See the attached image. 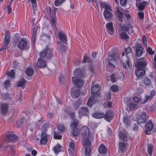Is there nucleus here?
I'll return each mask as SVG.
<instances>
[{
    "mask_svg": "<svg viewBox=\"0 0 156 156\" xmlns=\"http://www.w3.org/2000/svg\"><path fill=\"white\" fill-rule=\"evenodd\" d=\"M125 50L127 54H128L131 52V48L129 47H128L127 48H125Z\"/></svg>",
    "mask_w": 156,
    "mask_h": 156,
    "instance_id": "61",
    "label": "nucleus"
},
{
    "mask_svg": "<svg viewBox=\"0 0 156 156\" xmlns=\"http://www.w3.org/2000/svg\"><path fill=\"white\" fill-rule=\"evenodd\" d=\"M73 129L72 134L74 136H77L78 134V129L77 128H72Z\"/></svg>",
    "mask_w": 156,
    "mask_h": 156,
    "instance_id": "47",
    "label": "nucleus"
},
{
    "mask_svg": "<svg viewBox=\"0 0 156 156\" xmlns=\"http://www.w3.org/2000/svg\"><path fill=\"white\" fill-rule=\"evenodd\" d=\"M138 105L136 104L130 102L127 105V109H129L130 111L136 110L138 108Z\"/></svg>",
    "mask_w": 156,
    "mask_h": 156,
    "instance_id": "17",
    "label": "nucleus"
},
{
    "mask_svg": "<svg viewBox=\"0 0 156 156\" xmlns=\"http://www.w3.org/2000/svg\"><path fill=\"white\" fill-rule=\"evenodd\" d=\"M25 72L28 76H31L34 73V70L32 68H28L27 69Z\"/></svg>",
    "mask_w": 156,
    "mask_h": 156,
    "instance_id": "37",
    "label": "nucleus"
},
{
    "mask_svg": "<svg viewBox=\"0 0 156 156\" xmlns=\"http://www.w3.org/2000/svg\"><path fill=\"white\" fill-rule=\"evenodd\" d=\"M80 94V90L78 89L75 90V88H73L71 90V94L73 97L78 98Z\"/></svg>",
    "mask_w": 156,
    "mask_h": 156,
    "instance_id": "19",
    "label": "nucleus"
},
{
    "mask_svg": "<svg viewBox=\"0 0 156 156\" xmlns=\"http://www.w3.org/2000/svg\"><path fill=\"white\" fill-rule=\"evenodd\" d=\"M106 30L108 33L111 35L114 34L115 30L113 27V23L109 22L106 25Z\"/></svg>",
    "mask_w": 156,
    "mask_h": 156,
    "instance_id": "11",
    "label": "nucleus"
},
{
    "mask_svg": "<svg viewBox=\"0 0 156 156\" xmlns=\"http://www.w3.org/2000/svg\"><path fill=\"white\" fill-rule=\"evenodd\" d=\"M72 80L74 84L78 87H82L83 84V81L82 80L78 79L75 77H73Z\"/></svg>",
    "mask_w": 156,
    "mask_h": 156,
    "instance_id": "9",
    "label": "nucleus"
},
{
    "mask_svg": "<svg viewBox=\"0 0 156 156\" xmlns=\"http://www.w3.org/2000/svg\"><path fill=\"white\" fill-rule=\"evenodd\" d=\"M83 146H86L87 145H91V143L88 138H84L83 140Z\"/></svg>",
    "mask_w": 156,
    "mask_h": 156,
    "instance_id": "43",
    "label": "nucleus"
},
{
    "mask_svg": "<svg viewBox=\"0 0 156 156\" xmlns=\"http://www.w3.org/2000/svg\"><path fill=\"white\" fill-rule=\"evenodd\" d=\"M98 151L100 154H105L107 152V148L103 144H101L99 146Z\"/></svg>",
    "mask_w": 156,
    "mask_h": 156,
    "instance_id": "25",
    "label": "nucleus"
},
{
    "mask_svg": "<svg viewBox=\"0 0 156 156\" xmlns=\"http://www.w3.org/2000/svg\"><path fill=\"white\" fill-rule=\"evenodd\" d=\"M54 136L55 139H61L62 137V136L59 135L58 133L56 132V131L54 132Z\"/></svg>",
    "mask_w": 156,
    "mask_h": 156,
    "instance_id": "46",
    "label": "nucleus"
},
{
    "mask_svg": "<svg viewBox=\"0 0 156 156\" xmlns=\"http://www.w3.org/2000/svg\"><path fill=\"white\" fill-rule=\"evenodd\" d=\"M41 39L44 41L49 40L50 39V37L49 36L44 34L41 36Z\"/></svg>",
    "mask_w": 156,
    "mask_h": 156,
    "instance_id": "51",
    "label": "nucleus"
},
{
    "mask_svg": "<svg viewBox=\"0 0 156 156\" xmlns=\"http://www.w3.org/2000/svg\"><path fill=\"white\" fill-rule=\"evenodd\" d=\"M26 81L24 78H22L21 81H19L17 83V86L19 87L23 86L26 83Z\"/></svg>",
    "mask_w": 156,
    "mask_h": 156,
    "instance_id": "40",
    "label": "nucleus"
},
{
    "mask_svg": "<svg viewBox=\"0 0 156 156\" xmlns=\"http://www.w3.org/2000/svg\"><path fill=\"white\" fill-rule=\"evenodd\" d=\"M119 146L121 152H124L126 147L125 143L122 142H120L119 144Z\"/></svg>",
    "mask_w": 156,
    "mask_h": 156,
    "instance_id": "31",
    "label": "nucleus"
},
{
    "mask_svg": "<svg viewBox=\"0 0 156 156\" xmlns=\"http://www.w3.org/2000/svg\"><path fill=\"white\" fill-rule=\"evenodd\" d=\"M100 89L99 85H96L91 88V91L93 94H96Z\"/></svg>",
    "mask_w": 156,
    "mask_h": 156,
    "instance_id": "32",
    "label": "nucleus"
},
{
    "mask_svg": "<svg viewBox=\"0 0 156 156\" xmlns=\"http://www.w3.org/2000/svg\"><path fill=\"white\" fill-rule=\"evenodd\" d=\"M37 26L34 27L33 29V34L32 37V41L33 43L35 44V36L37 32Z\"/></svg>",
    "mask_w": 156,
    "mask_h": 156,
    "instance_id": "33",
    "label": "nucleus"
},
{
    "mask_svg": "<svg viewBox=\"0 0 156 156\" xmlns=\"http://www.w3.org/2000/svg\"><path fill=\"white\" fill-rule=\"evenodd\" d=\"M58 37L60 40L59 42L66 44L67 40L66 38V35L64 33L60 32L58 34Z\"/></svg>",
    "mask_w": 156,
    "mask_h": 156,
    "instance_id": "16",
    "label": "nucleus"
},
{
    "mask_svg": "<svg viewBox=\"0 0 156 156\" xmlns=\"http://www.w3.org/2000/svg\"><path fill=\"white\" fill-rule=\"evenodd\" d=\"M146 100H144V101L143 102V104L145 103L146 101H148L149 99H150L151 98H152L151 96L149 95H146L145 96Z\"/></svg>",
    "mask_w": 156,
    "mask_h": 156,
    "instance_id": "63",
    "label": "nucleus"
},
{
    "mask_svg": "<svg viewBox=\"0 0 156 156\" xmlns=\"http://www.w3.org/2000/svg\"><path fill=\"white\" fill-rule=\"evenodd\" d=\"M144 82L145 85H148L151 84L150 80L147 78H146L144 80Z\"/></svg>",
    "mask_w": 156,
    "mask_h": 156,
    "instance_id": "53",
    "label": "nucleus"
},
{
    "mask_svg": "<svg viewBox=\"0 0 156 156\" xmlns=\"http://www.w3.org/2000/svg\"><path fill=\"white\" fill-rule=\"evenodd\" d=\"M105 114L102 112L95 113L92 114V116L96 119H101L104 117Z\"/></svg>",
    "mask_w": 156,
    "mask_h": 156,
    "instance_id": "30",
    "label": "nucleus"
},
{
    "mask_svg": "<svg viewBox=\"0 0 156 156\" xmlns=\"http://www.w3.org/2000/svg\"><path fill=\"white\" fill-rule=\"evenodd\" d=\"M147 120V116L146 113L143 112L140 115L139 118L137 120V122L138 124L145 122Z\"/></svg>",
    "mask_w": 156,
    "mask_h": 156,
    "instance_id": "15",
    "label": "nucleus"
},
{
    "mask_svg": "<svg viewBox=\"0 0 156 156\" xmlns=\"http://www.w3.org/2000/svg\"><path fill=\"white\" fill-rule=\"evenodd\" d=\"M6 74L8 76L13 78L15 76V73L14 70L12 69L10 70V71L7 72Z\"/></svg>",
    "mask_w": 156,
    "mask_h": 156,
    "instance_id": "42",
    "label": "nucleus"
},
{
    "mask_svg": "<svg viewBox=\"0 0 156 156\" xmlns=\"http://www.w3.org/2000/svg\"><path fill=\"white\" fill-rule=\"evenodd\" d=\"M133 101L136 103H139L141 101V99L137 97H135L133 98Z\"/></svg>",
    "mask_w": 156,
    "mask_h": 156,
    "instance_id": "59",
    "label": "nucleus"
},
{
    "mask_svg": "<svg viewBox=\"0 0 156 156\" xmlns=\"http://www.w3.org/2000/svg\"><path fill=\"white\" fill-rule=\"evenodd\" d=\"M145 69H137L135 71V74L137 77H140L144 75L145 73Z\"/></svg>",
    "mask_w": 156,
    "mask_h": 156,
    "instance_id": "24",
    "label": "nucleus"
},
{
    "mask_svg": "<svg viewBox=\"0 0 156 156\" xmlns=\"http://www.w3.org/2000/svg\"><path fill=\"white\" fill-rule=\"evenodd\" d=\"M116 14L118 18L119 19V20L120 22H122L123 13L120 11L118 8L117 7L116 8Z\"/></svg>",
    "mask_w": 156,
    "mask_h": 156,
    "instance_id": "26",
    "label": "nucleus"
},
{
    "mask_svg": "<svg viewBox=\"0 0 156 156\" xmlns=\"http://www.w3.org/2000/svg\"><path fill=\"white\" fill-rule=\"evenodd\" d=\"M115 74L113 73L110 76V80L113 83L115 82L116 81L115 79Z\"/></svg>",
    "mask_w": 156,
    "mask_h": 156,
    "instance_id": "55",
    "label": "nucleus"
},
{
    "mask_svg": "<svg viewBox=\"0 0 156 156\" xmlns=\"http://www.w3.org/2000/svg\"><path fill=\"white\" fill-rule=\"evenodd\" d=\"M147 4V2H140L139 5L138 6V8L140 10H143L144 9L146 5Z\"/></svg>",
    "mask_w": 156,
    "mask_h": 156,
    "instance_id": "38",
    "label": "nucleus"
},
{
    "mask_svg": "<svg viewBox=\"0 0 156 156\" xmlns=\"http://www.w3.org/2000/svg\"><path fill=\"white\" fill-rule=\"evenodd\" d=\"M108 55V59L111 61H116L119 58L118 52L116 51L109 52Z\"/></svg>",
    "mask_w": 156,
    "mask_h": 156,
    "instance_id": "6",
    "label": "nucleus"
},
{
    "mask_svg": "<svg viewBox=\"0 0 156 156\" xmlns=\"http://www.w3.org/2000/svg\"><path fill=\"white\" fill-rule=\"evenodd\" d=\"M118 78L121 79H124L125 78L124 74L123 73H120L119 74Z\"/></svg>",
    "mask_w": 156,
    "mask_h": 156,
    "instance_id": "60",
    "label": "nucleus"
},
{
    "mask_svg": "<svg viewBox=\"0 0 156 156\" xmlns=\"http://www.w3.org/2000/svg\"><path fill=\"white\" fill-rule=\"evenodd\" d=\"M71 126L72 128H77L78 126V124L79 123V120L76 119H74Z\"/></svg>",
    "mask_w": 156,
    "mask_h": 156,
    "instance_id": "41",
    "label": "nucleus"
},
{
    "mask_svg": "<svg viewBox=\"0 0 156 156\" xmlns=\"http://www.w3.org/2000/svg\"><path fill=\"white\" fill-rule=\"evenodd\" d=\"M65 1V0H55V5L56 6H59Z\"/></svg>",
    "mask_w": 156,
    "mask_h": 156,
    "instance_id": "44",
    "label": "nucleus"
},
{
    "mask_svg": "<svg viewBox=\"0 0 156 156\" xmlns=\"http://www.w3.org/2000/svg\"><path fill=\"white\" fill-rule=\"evenodd\" d=\"M78 114L80 118L84 116H88L89 113V109L87 107H82L78 110Z\"/></svg>",
    "mask_w": 156,
    "mask_h": 156,
    "instance_id": "7",
    "label": "nucleus"
},
{
    "mask_svg": "<svg viewBox=\"0 0 156 156\" xmlns=\"http://www.w3.org/2000/svg\"><path fill=\"white\" fill-rule=\"evenodd\" d=\"M10 32L7 30L5 32V36L4 37V45L2 47H5L7 48L10 39Z\"/></svg>",
    "mask_w": 156,
    "mask_h": 156,
    "instance_id": "10",
    "label": "nucleus"
},
{
    "mask_svg": "<svg viewBox=\"0 0 156 156\" xmlns=\"http://www.w3.org/2000/svg\"><path fill=\"white\" fill-rule=\"evenodd\" d=\"M74 75L77 77L81 78L83 76V74L80 68H76L74 71Z\"/></svg>",
    "mask_w": 156,
    "mask_h": 156,
    "instance_id": "20",
    "label": "nucleus"
},
{
    "mask_svg": "<svg viewBox=\"0 0 156 156\" xmlns=\"http://www.w3.org/2000/svg\"><path fill=\"white\" fill-rule=\"evenodd\" d=\"M120 3L122 6L125 5L127 3V0H120Z\"/></svg>",
    "mask_w": 156,
    "mask_h": 156,
    "instance_id": "62",
    "label": "nucleus"
},
{
    "mask_svg": "<svg viewBox=\"0 0 156 156\" xmlns=\"http://www.w3.org/2000/svg\"><path fill=\"white\" fill-rule=\"evenodd\" d=\"M18 48L21 50H28L30 48V45L25 38H22L18 45Z\"/></svg>",
    "mask_w": 156,
    "mask_h": 156,
    "instance_id": "4",
    "label": "nucleus"
},
{
    "mask_svg": "<svg viewBox=\"0 0 156 156\" xmlns=\"http://www.w3.org/2000/svg\"><path fill=\"white\" fill-rule=\"evenodd\" d=\"M57 128L58 130L60 131L61 132H63L65 130V127L64 125L62 124H60L58 125Z\"/></svg>",
    "mask_w": 156,
    "mask_h": 156,
    "instance_id": "45",
    "label": "nucleus"
},
{
    "mask_svg": "<svg viewBox=\"0 0 156 156\" xmlns=\"http://www.w3.org/2000/svg\"><path fill=\"white\" fill-rule=\"evenodd\" d=\"M119 136L120 140L123 141H126L127 140V136L125 133L122 132H120Z\"/></svg>",
    "mask_w": 156,
    "mask_h": 156,
    "instance_id": "28",
    "label": "nucleus"
},
{
    "mask_svg": "<svg viewBox=\"0 0 156 156\" xmlns=\"http://www.w3.org/2000/svg\"><path fill=\"white\" fill-rule=\"evenodd\" d=\"M138 15L139 18L141 20L143 19L144 18V13L143 12H139L138 13Z\"/></svg>",
    "mask_w": 156,
    "mask_h": 156,
    "instance_id": "56",
    "label": "nucleus"
},
{
    "mask_svg": "<svg viewBox=\"0 0 156 156\" xmlns=\"http://www.w3.org/2000/svg\"><path fill=\"white\" fill-rule=\"evenodd\" d=\"M119 35L120 38L124 39L128 41L129 40V36L128 35L126 32L122 31H119Z\"/></svg>",
    "mask_w": 156,
    "mask_h": 156,
    "instance_id": "18",
    "label": "nucleus"
},
{
    "mask_svg": "<svg viewBox=\"0 0 156 156\" xmlns=\"http://www.w3.org/2000/svg\"><path fill=\"white\" fill-rule=\"evenodd\" d=\"M112 8L110 9V10H104L103 12V15L105 19L110 18L112 16Z\"/></svg>",
    "mask_w": 156,
    "mask_h": 156,
    "instance_id": "22",
    "label": "nucleus"
},
{
    "mask_svg": "<svg viewBox=\"0 0 156 156\" xmlns=\"http://www.w3.org/2000/svg\"><path fill=\"white\" fill-rule=\"evenodd\" d=\"M91 145H87L86 147L85 153L86 156H89L91 152Z\"/></svg>",
    "mask_w": 156,
    "mask_h": 156,
    "instance_id": "39",
    "label": "nucleus"
},
{
    "mask_svg": "<svg viewBox=\"0 0 156 156\" xmlns=\"http://www.w3.org/2000/svg\"><path fill=\"white\" fill-rule=\"evenodd\" d=\"M83 62L84 63L87 62L90 63L91 62V60L89 57H88L86 55H85L84 57Z\"/></svg>",
    "mask_w": 156,
    "mask_h": 156,
    "instance_id": "48",
    "label": "nucleus"
},
{
    "mask_svg": "<svg viewBox=\"0 0 156 156\" xmlns=\"http://www.w3.org/2000/svg\"><path fill=\"white\" fill-rule=\"evenodd\" d=\"M138 124H134V125H133V129L134 130L136 131L138 129Z\"/></svg>",
    "mask_w": 156,
    "mask_h": 156,
    "instance_id": "64",
    "label": "nucleus"
},
{
    "mask_svg": "<svg viewBox=\"0 0 156 156\" xmlns=\"http://www.w3.org/2000/svg\"><path fill=\"white\" fill-rule=\"evenodd\" d=\"M150 109L151 111H156V104L152 105L150 108Z\"/></svg>",
    "mask_w": 156,
    "mask_h": 156,
    "instance_id": "58",
    "label": "nucleus"
},
{
    "mask_svg": "<svg viewBox=\"0 0 156 156\" xmlns=\"http://www.w3.org/2000/svg\"><path fill=\"white\" fill-rule=\"evenodd\" d=\"M94 96H91L88 99L87 103V105L90 107H91L94 104L93 101H94Z\"/></svg>",
    "mask_w": 156,
    "mask_h": 156,
    "instance_id": "34",
    "label": "nucleus"
},
{
    "mask_svg": "<svg viewBox=\"0 0 156 156\" xmlns=\"http://www.w3.org/2000/svg\"><path fill=\"white\" fill-rule=\"evenodd\" d=\"M1 112L2 114L5 115L6 114L8 110V106L6 104H2L1 105Z\"/></svg>",
    "mask_w": 156,
    "mask_h": 156,
    "instance_id": "21",
    "label": "nucleus"
},
{
    "mask_svg": "<svg viewBox=\"0 0 156 156\" xmlns=\"http://www.w3.org/2000/svg\"><path fill=\"white\" fill-rule=\"evenodd\" d=\"M58 45H59V50L61 52H64L66 50V47L65 45L62 44L61 42H58L57 43Z\"/></svg>",
    "mask_w": 156,
    "mask_h": 156,
    "instance_id": "35",
    "label": "nucleus"
},
{
    "mask_svg": "<svg viewBox=\"0 0 156 156\" xmlns=\"http://www.w3.org/2000/svg\"><path fill=\"white\" fill-rule=\"evenodd\" d=\"M47 134L44 132H43L41 134V138L40 140V145H45L47 141Z\"/></svg>",
    "mask_w": 156,
    "mask_h": 156,
    "instance_id": "12",
    "label": "nucleus"
},
{
    "mask_svg": "<svg viewBox=\"0 0 156 156\" xmlns=\"http://www.w3.org/2000/svg\"><path fill=\"white\" fill-rule=\"evenodd\" d=\"M114 115L113 112L108 110L106 111L104 117L107 122H110L113 119Z\"/></svg>",
    "mask_w": 156,
    "mask_h": 156,
    "instance_id": "8",
    "label": "nucleus"
},
{
    "mask_svg": "<svg viewBox=\"0 0 156 156\" xmlns=\"http://www.w3.org/2000/svg\"><path fill=\"white\" fill-rule=\"evenodd\" d=\"M135 56L140 57L143 53V47L141 44H139L136 46Z\"/></svg>",
    "mask_w": 156,
    "mask_h": 156,
    "instance_id": "14",
    "label": "nucleus"
},
{
    "mask_svg": "<svg viewBox=\"0 0 156 156\" xmlns=\"http://www.w3.org/2000/svg\"><path fill=\"white\" fill-rule=\"evenodd\" d=\"M133 28L132 25L129 22H127L126 24H123L120 27L119 29V31H122L123 32L129 33L128 30H130L131 31V33H133Z\"/></svg>",
    "mask_w": 156,
    "mask_h": 156,
    "instance_id": "5",
    "label": "nucleus"
},
{
    "mask_svg": "<svg viewBox=\"0 0 156 156\" xmlns=\"http://www.w3.org/2000/svg\"><path fill=\"white\" fill-rule=\"evenodd\" d=\"M110 88L111 90L113 92H116L118 90V86L115 85L111 86Z\"/></svg>",
    "mask_w": 156,
    "mask_h": 156,
    "instance_id": "50",
    "label": "nucleus"
},
{
    "mask_svg": "<svg viewBox=\"0 0 156 156\" xmlns=\"http://www.w3.org/2000/svg\"><path fill=\"white\" fill-rule=\"evenodd\" d=\"M57 9H52V12H51V8H46L44 11V12L47 15L49 16L51 20V22L53 23L52 26H55L56 29L57 30V27L55 25V23L56 21V12Z\"/></svg>",
    "mask_w": 156,
    "mask_h": 156,
    "instance_id": "2",
    "label": "nucleus"
},
{
    "mask_svg": "<svg viewBox=\"0 0 156 156\" xmlns=\"http://www.w3.org/2000/svg\"><path fill=\"white\" fill-rule=\"evenodd\" d=\"M147 64V62L146 60L144 58H141L136 62L135 66L137 69H147L146 66Z\"/></svg>",
    "mask_w": 156,
    "mask_h": 156,
    "instance_id": "3",
    "label": "nucleus"
},
{
    "mask_svg": "<svg viewBox=\"0 0 156 156\" xmlns=\"http://www.w3.org/2000/svg\"><path fill=\"white\" fill-rule=\"evenodd\" d=\"M10 84V81L9 80L5 81L4 83V85L5 88L9 86Z\"/></svg>",
    "mask_w": 156,
    "mask_h": 156,
    "instance_id": "54",
    "label": "nucleus"
},
{
    "mask_svg": "<svg viewBox=\"0 0 156 156\" xmlns=\"http://www.w3.org/2000/svg\"><path fill=\"white\" fill-rule=\"evenodd\" d=\"M148 53L151 55H153L154 54V52L152 51V49L151 48L149 47L147 48V49Z\"/></svg>",
    "mask_w": 156,
    "mask_h": 156,
    "instance_id": "57",
    "label": "nucleus"
},
{
    "mask_svg": "<svg viewBox=\"0 0 156 156\" xmlns=\"http://www.w3.org/2000/svg\"><path fill=\"white\" fill-rule=\"evenodd\" d=\"M39 56L40 58L38 59L37 65L39 68H42L47 66L46 61L42 58H45L48 59L51 58L53 56V49L51 48L47 47L44 49L43 51L39 52Z\"/></svg>",
    "mask_w": 156,
    "mask_h": 156,
    "instance_id": "1",
    "label": "nucleus"
},
{
    "mask_svg": "<svg viewBox=\"0 0 156 156\" xmlns=\"http://www.w3.org/2000/svg\"><path fill=\"white\" fill-rule=\"evenodd\" d=\"M61 146L58 144L56 145L54 147L53 150L54 152L55 153H58L61 151Z\"/></svg>",
    "mask_w": 156,
    "mask_h": 156,
    "instance_id": "36",
    "label": "nucleus"
},
{
    "mask_svg": "<svg viewBox=\"0 0 156 156\" xmlns=\"http://www.w3.org/2000/svg\"><path fill=\"white\" fill-rule=\"evenodd\" d=\"M153 147L151 145H148V146L147 149L148 154L151 156L152 155V152Z\"/></svg>",
    "mask_w": 156,
    "mask_h": 156,
    "instance_id": "49",
    "label": "nucleus"
},
{
    "mask_svg": "<svg viewBox=\"0 0 156 156\" xmlns=\"http://www.w3.org/2000/svg\"><path fill=\"white\" fill-rule=\"evenodd\" d=\"M7 139L9 141H16L18 139V136L12 133L9 134L7 136Z\"/></svg>",
    "mask_w": 156,
    "mask_h": 156,
    "instance_id": "23",
    "label": "nucleus"
},
{
    "mask_svg": "<svg viewBox=\"0 0 156 156\" xmlns=\"http://www.w3.org/2000/svg\"><path fill=\"white\" fill-rule=\"evenodd\" d=\"M129 121V118L128 116H124L123 117V122L126 124H127Z\"/></svg>",
    "mask_w": 156,
    "mask_h": 156,
    "instance_id": "52",
    "label": "nucleus"
},
{
    "mask_svg": "<svg viewBox=\"0 0 156 156\" xmlns=\"http://www.w3.org/2000/svg\"><path fill=\"white\" fill-rule=\"evenodd\" d=\"M81 133L82 136H85L87 134H88L90 132V130L86 126H83L82 127L81 130Z\"/></svg>",
    "mask_w": 156,
    "mask_h": 156,
    "instance_id": "29",
    "label": "nucleus"
},
{
    "mask_svg": "<svg viewBox=\"0 0 156 156\" xmlns=\"http://www.w3.org/2000/svg\"><path fill=\"white\" fill-rule=\"evenodd\" d=\"M145 127L146 129L145 131V133L147 135L149 134L148 131H151L153 127V124L152 121L151 120H149L147 122L146 124Z\"/></svg>",
    "mask_w": 156,
    "mask_h": 156,
    "instance_id": "13",
    "label": "nucleus"
},
{
    "mask_svg": "<svg viewBox=\"0 0 156 156\" xmlns=\"http://www.w3.org/2000/svg\"><path fill=\"white\" fill-rule=\"evenodd\" d=\"M100 7L101 8H104L105 10H110L111 7L107 3L105 2H102L100 3Z\"/></svg>",
    "mask_w": 156,
    "mask_h": 156,
    "instance_id": "27",
    "label": "nucleus"
}]
</instances>
